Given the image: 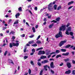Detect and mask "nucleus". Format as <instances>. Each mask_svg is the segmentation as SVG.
I'll list each match as a JSON object with an SVG mask.
<instances>
[{
	"instance_id": "1",
	"label": "nucleus",
	"mask_w": 75,
	"mask_h": 75,
	"mask_svg": "<svg viewBox=\"0 0 75 75\" xmlns=\"http://www.w3.org/2000/svg\"><path fill=\"white\" fill-rule=\"evenodd\" d=\"M59 31L58 34H57L55 35V37L56 38H58L59 37H62V33L61 31H65V26L62 25L60 27L59 29Z\"/></svg>"
},
{
	"instance_id": "2",
	"label": "nucleus",
	"mask_w": 75,
	"mask_h": 75,
	"mask_svg": "<svg viewBox=\"0 0 75 75\" xmlns=\"http://www.w3.org/2000/svg\"><path fill=\"white\" fill-rule=\"evenodd\" d=\"M55 3H56V2L54 1L53 3H51L48 5V7L47 8L49 11H51L52 10H53V8H52V5L55 4Z\"/></svg>"
},
{
	"instance_id": "3",
	"label": "nucleus",
	"mask_w": 75,
	"mask_h": 75,
	"mask_svg": "<svg viewBox=\"0 0 75 75\" xmlns=\"http://www.w3.org/2000/svg\"><path fill=\"white\" fill-rule=\"evenodd\" d=\"M19 45V43H15L14 42H12V43H10L9 44V47L11 48H12L13 46L14 47L16 46V47H18Z\"/></svg>"
},
{
	"instance_id": "4",
	"label": "nucleus",
	"mask_w": 75,
	"mask_h": 75,
	"mask_svg": "<svg viewBox=\"0 0 75 75\" xmlns=\"http://www.w3.org/2000/svg\"><path fill=\"white\" fill-rule=\"evenodd\" d=\"M66 42H67V41L66 40L61 41L59 44V46L60 47H62L63 45H64V43H65Z\"/></svg>"
},
{
	"instance_id": "5",
	"label": "nucleus",
	"mask_w": 75,
	"mask_h": 75,
	"mask_svg": "<svg viewBox=\"0 0 75 75\" xmlns=\"http://www.w3.org/2000/svg\"><path fill=\"white\" fill-rule=\"evenodd\" d=\"M45 51L44 50L43 51L40 50L39 51V52L38 53V55H41V54H45Z\"/></svg>"
},
{
	"instance_id": "6",
	"label": "nucleus",
	"mask_w": 75,
	"mask_h": 75,
	"mask_svg": "<svg viewBox=\"0 0 75 75\" xmlns=\"http://www.w3.org/2000/svg\"><path fill=\"white\" fill-rule=\"evenodd\" d=\"M67 65L68 68H71L72 66L70 63L67 62Z\"/></svg>"
},
{
	"instance_id": "7",
	"label": "nucleus",
	"mask_w": 75,
	"mask_h": 75,
	"mask_svg": "<svg viewBox=\"0 0 75 75\" xmlns=\"http://www.w3.org/2000/svg\"><path fill=\"white\" fill-rule=\"evenodd\" d=\"M50 66L51 68H54L55 66L54 65V62H52L50 64Z\"/></svg>"
},
{
	"instance_id": "8",
	"label": "nucleus",
	"mask_w": 75,
	"mask_h": 75,
	"mask_svg": "<svg viewBox=\"0 0 75 75\" xmlns=\"http://www.w3.org/2000/svg\"><path fill=\"white\" fill-rule=\"evenodd\" d=\"M71 70H69L68 71H66L65 72V74H71Z\"/></svg>"
},
{
	"instance_id": "9",
	"label": "nucleus",
	"mask_w": 75,
	"mask_h": 75,
	"mask_svg": "<svg viewBox=\"0 0 75 75\" xmlns=\"http://www.w3.org/2000/svg\"><path fill=\"white\" fill-rule=\"evenodd\" d=\"M69 52H67L65 53H63L62 54V55H63V56H68V55H69Z\"/></svg>"
},
{
	"instance_id": "10",
	"label": "nucleus",
	"mask_w": 75,
	"mask_h": 75,
	"mask_svg": "<svg viewBox=\"0 0 75 75\" xmlns=\"http://www.w3.org/2000/svg\"><path fill=\"white\" fill-rule=\"evenodd\" d=\"M48 61L47 60H45L44 61H42V64H45L46 63H48Z\"/></svg>"
},
{
	"instance_id": "11",
	"label": "nucleus",
	"mask_w": 75,
	"mask_h": 75,
	"mask_svg": "<svg viewBox=\"0 0 75 75\" xmlns=\"http://www.w3.org/2000/svg\"><path fill=\"white\" fill-rule=\"evenodd\" d=\"M60 51H61V52H64L67 51V50L65 49H60Z\"/></svg>"
},
{
	"instance_id": "12",
	"label": "nucleus",
	"mask_w": 75,
	"mask_h": 75,
	"mask_svg": "<svg viewBox=\"0 0 75 75\" xmlns=\"http://www.w3.org/2000/svg\"><path fill=\"white\" fill-rule=\"evenodd\" d=\"M67 30L68 31H71V26H69V27H68Z\"/></svg>"
},
{
	"instance_id": "13",
	"label": "nucleus",
	"mask_w": 75,
	"mask_h": 75,
	"mask_svg": "<svg viewBox=\"0 0 75 75\" xmlns=\"http://www.w3.org/2000/svg\"><path fill=\"white\" fill-rule=\"evenodd\" d=\"M54 23H52V24L49 25V28H52V27L54 26Z\"/></svg>"
},
{
	"instance_id": "14",
	"label": "nucleus",
	"mask_w": 75,
	"mask_h": 75,
	"mask_svg": "<svg viewBox=\"0 0 75 75\" xmlns=\"http://www.w3.org/2000/svg\"><path fill=\"white\" fill-rule=\"evenodd\" d=\"M74 3V1H71L69 2L68 4V5H71V4H73Z\"/></svg>"
},
{
	"instance_id": "15",
	"label": "nucleus",
	"mask_w": 75,
	"mask_h": 75,
	"mask_svg": "<svg viewBox=\"0 0 75 75\" xmlns=\"http://www.w3.org/2000/svg\"><path fill=\"white\" fill-rule=\"evenodd\" d=\"M47 67H48V65H47L44 66L43 67L45 69V71H46L47 70Z\"/></svg>"
},
{
	"instance_id": "16",
	"label": "nucleus",
	"mask_w": 75,
	"mask_h": 75,
	"mask_svg": "<svg viewBox=\"0 0 75 75\" xmlns=\"http://www.w3.org/2000/svg\"><path fill=\"white\" fill-rule=\"evenodd\" d=\"M20 13H17L16 15V18H18V17H17L18 16H20Z\"/></svg>"
},
{
	"instance_id": "17",
	"label": "nucleus",
	"mask_w": 75,
	"mask_h": 75,
	"mask_svg": "<svg viewBox=\"0 0 75 75\" xmlns=\"http://www.w3.org/2000/svg\"><path fill=\"white\" fill-rule=\"evenodd\" d=\"M59 57H61V55L60 54H58L56 56V58L57 59Z\"/></svg>"
},
{
	"instance_id": "18",
	"label": "nucleus",
	"mask_w": 75,
	"mask_h": 75,
	"mask_svg": "<svg viewBox=\"0 0 75 75\" xmlns=\"http://www.w3.org/2000/svg\"><path fill=\"white\" fill-rule=\"evenodd\" d=\"M70 46H71L70 45H67L65 47V48H69V47H70Z\"/></svg>"
},
{
	"instance_id": "19",
	"label": "nucleus",
	"mask_w": 75,
	"mask_h": 75,
	"mask_svg": "<svg viewBox=\"0 0 75 75\" xmlns=\"http://www.w3.org/2000/svg\"><path fill=\"white\" fill-rule=\"evenodd\" d=\"M47 58V57H46L45 56H43L40 57V59H44V58Z\"/></svg>"
},
{
	"instance_id": "20",
	"label": "nucleus",
	"mask_w": 75,
	"mask_h": 75,
	"mask_svg": "<svg viewBox=\"0 0 75 75\" xmlns=\"http://www.w3.org/2000/svg\"><path fill=\"white\" fill-rule=\"evenodd\" d=\"M29 44H33L34 43V41H30L28 42Z\"/></svg>"
},
{
	"instance_id": "21",
	"label": "nucleus",
	"mask_w": 75,
	"mask_h": 75,
	"mask_svg": "<svg viewBox=\"0 0 75 75\" xmlns=\"http://www.w3.org/2000/svg\"><path fill=\"white\" fill-rule=\"evenodd\" d=\"M56 21H59L60 20V18L59 17H58L56 18Z\"/></svg>"
},
{
	"instance_id": "22",
	"label": "nucleus",
	"mask_w": 75,
	"mask_h": 75,
	"mask_svg": "<svg viewBox=\"0 0 75 75\" xmlns=\"http://www.w3.org/2000/svg\"><path fill=\"white\" fill-rule=\"evenodd\" d=\"M8 60H9V62H11V64H14V63L13 62V60H12L11 59H9Z\"/></svg>"
},
{
	"instance_id": "23",
	"label": "nucleus",
	"mask_w": 75,
	"mask_h": 75,
	"mask_svg": "<svg viewBox=\"0 0 75 75\" xmlns=\"http://www.w3.org/2000/svg\"><path fill=\"white\" fill-rule=\"evenodd\" d=\"M18 10L19 11H22V7H20L18 8Z\"/></svg>"
},
{
	"instance_id": "24",
	"label": "nucleus",
	"mask_w": 75,
	"mask_h": 75,
	"mask_svg": "<svg viewBox=\"0 0 75 75\" xmlns=\"http://www.w3.org/2000/svg\"><path fill=\"white\" fill-rule=\"evenodd\" d=\"M57 5L56 4L54 5V10H56L57 9Z\"/></svg>"
},
{
	"instance_id": "25",
	"label": "nucleus",
	"mask_w": 75,
	"mask_h": 75,
	"mask_svg": "<svg viewBox=\"0 0 75 75\" xmlns=\"http://www.w3.org/2000/svg\"><path fill=\"white\" fill-rule=\"evenodd\" d=\"M32 30H33V33H35V29L34 27H33L32 28Z\"/></svg>"
},
{
	"instance_id": "26",
	"label": "nucleus",
	"mask_w": 75,
	"mask_h": 75,
	"mask_svg": "<svg viewBox=\"0 0 75 75\" xmlns=\"http://www.w3.org/2000/svg\"><path fill=\"white\" fill-rule=\"evenodd\" d=\"M14 32L13 31H12L10 32L9 34V35H11V34H12L13 35V34H14Z\"/></svg>"
},
{
	"instance_id": "27",
	"label": "nucleus",
	"mask_w": 75,
	"mask_h": 75,
	"mask_svg": "<svg viewBox=\"0 0 75 75\" xmlns=\"http://www.w3.org/2000/svg\"><path fill=\"white\" fill-rule=\"evenodd\" d=\"M36 43L39 44H41V42L40 40H38L36 42Z\"/></svg>"
},
{
	"instance_id": "28",
	"label": "nucleus",
	"mask_w": 75,
	"mask_h": 75,
	"mask_svg": "<svg viewBox=\"0 0 75 75\" xmlns=\"http://www.w3.org/2000/svg\"><path fill=\"white\" fill-rule=\"evenodd\" d=\"M42 72H43V70H41L40 73V75H42Z\"/></svg>"
},
{
	"instance_id": "29",
	"label": "nucleus",
	"mask_w": 75,
	"mask_h": 75,
	"mask_svg": "<svg viewBox=\"0 0 75 75\" xmlns=\"http://www.w3.org/2000/svg\"><path fill=\"white\" fill-rule=\"evenodd\" d=\"M18 21H17L15 22L14 23V24H18Z\"/></svg>"
},
{
	"instance_id": "30",
	"label": "nucleus",
	"mask_w": 75,
	"mask_h": 75,
	"mask_svg": "<svg viewBox=\"0 0 75 75\" xmlns=\"http://www.w3.org/2000/svg\"><path fill=\"white\" fill-rule=\"evenodd\" d=\"M53 22H54V23H57V21L55 20H53V21H52L51 23H52Z\"/></svg>"
},
{
	"instance_id": "31",
	"label": "nucleus",
	"mask_w": 75,
	"mask_h": 75,
	"mask_svg": "<svg viewBox=\"0 0 75 75\" xmlns=\"http://www.w3.org/2000/svg\"><path fill=\"white\" fill-rule=\"evenodd\" d=\"M64 61L66 62H67V61H69V58L67 59H64Z\"/></svg>"
},
{
	"instance_id": "32",
	"label": "nucleus",
	"mask_w": 75,
	"mask_h": 75,
	"mask_svg": "<svg viewBox=\"0 0 75 75\" xmlns=\"http://www.w3.org/2000/svg\"><path fill=\"white\" fill-rule=\"evenodd\" d=\"M60 8H61V6H60L58 7L57 9V10H60Z\"/></svg>"
},
{
	"instance_id": "33",
	"label": "nucleus",
	"mask_w": 75,
	"mask_h": 75,
	"mask_svg": "<svg viewBox=\"0 0 75 75\" xmlns=\"http://www.w3.org/2000/svg\"><path fill=\"white\" fill-rule=\"evenodd\" d=\"M56 53H59V52H60V51L58 50H56Z\"/></svg>"
},
{
	"instance_id": "34",
	"label": "nucleus",
	"mask_w": 75,
	"mask_h": 75,
	"mask_svg": "<svg viewBox=\"0 0 75 75\" xmlns=\"http://www.w3.org/2000/svg\"><path fill=\"white\" fill-rule=\"evenodd\" d=\"M69 34L71 36H73V34H74V33H73L72 32H71L69 33Z\"/></svg>"
},
{
	"instance_id": "35",
	"label": "nucleus",
	"mask_w": 75,
	"mask_h": 75,
	"mask_svg": "<svg viewBox=\"0 0 75 75\" xmlns=\"http://www.w3.org/2000/svg\"><path fill=\"white\" fill-rule=\"evenodd\" d=\"M28 72L29 74H30L31 73V69H29Z\"/></svg>"
},
{
	"instance_id": "36",
	"label": "nucleus",
	"mask_w": 75,
	"mask_h": 75,
	"mask_svg": "<svg viewBox=\"0 0 75 75\" xmlns=\"http://www.w3.org/2000/svg\"><path fill=\"white\" fill-rule=\"evenodd\" d=\"M72 75H75V70H73L72 71Z\"/></svg>"
},
{
	"instance_id": "37",
	"label": "nucleus",
	"mask_w": 75,
	"mask_h": 75,
	"mask_svg": "<svg viewBox=\"0 0 75 75\" xmlns=\"http://www.w3.org/2000/svg\"><path fill=\"white\" fill-rule=\"evenodd\" d=\"M8 51H6L5 52L4 54V55L5 56H6V55H7V52H8Z\"/></svg>"
},
{
	"instance_id": "38",
	"label": "nucleus",
	"mask_w": 75,
	"mask_h": 75,
	"mask_svg": "<svg viewBox=\"0 0 75 75\" xmlns=\"http://www.w3.org/2000/svg\"><path fill=\"white\" fill-rule=\"evenodd\" d=\"M30 64L32 65H34V62H33V61H31L30 62Z\"/></svg>"
},
{
	"instance_id": "39",
	"label": "nucleus",
	"mask_w": 75,
	"mask_h": 75,
	"mask_svg": "<svg viewBox=\"0 0 75 75\" xmlns=\"http://www.w3.org/2000/svg\"><path fill=\"white\" fill-rule=\"evenodd\" d=\"M33 47H37V45L36 44H35L32 45Z\"/></svg>"
},
{
	"instance_id": "40",
	"label": "nucleus",
	"mask_w": 75,
	"mask_h": 75,
	"mask_svg": "<svg viewBox=\"0 0 75 75\" xmlns=\"http://www.w3.org/2000/svg\"><path fill=\"white\" fill-rule=\"evenodd\" d=\"M37 64L39 66H41V64L40 62H38Z\"/></svg>"
},
{
	"instance_id": "41",
	"label": "nucleus",
	"mask_w": 75,
	"mask_h": 75,
	"mask_svg": "<svg viewBox=\"0 0 75 75\" xmlns=\"http://www.w3.org/2000/svg\"><path fill=\"white\" fill-rule=\"evenodd\" d=\"M28 56H25L24 57V58L25 59H27V58H28Z\"/></svg>"
},
{
	"instance_id": "42",
	"label": "nucleus",
	"mask_w": 75,
	"mask_h": 75,
	"mask_svg": "<svg viewBox=\"0 0 75 75\" xmlns=\"http://www.w3.org/2000/svg\"><path fill=\"white\" fill-rule=\"evenodd\" d=\"M27 50V47H25L24 50V52H26V51Z\"/></svg>"
},
{
	"instance_id": "43",
	"label": "nucleus",
	"mask_w": 75,
	"mask_h": 75,
	"mask_svg": "<svg viewBox=\"0 0 75 75\" xmlns=\"http://www.w3.org/2000/svg\"><path fill=\"white\" fill-rule=\"evenodd\" d=\"M69 31H68V30H67L66 32V34H67V35H69V32H68Z\"/></svg>"
},
{
	"instance_id": "44",
	"label": "nucleus",
	"mask_w": 75,
	"mask_h": 75,
	"mask_svg": "<svg viewBox=\"0 0 75 75\" xmlns=\"http://www.w3.org/2000/svg\"><path fill=\"white\" fill-rule=\"evenodd\" d=\"M41 37V35H39L36 39V40H38V39Z\"/></svg>"
},
{
	"instance_id": "45",
	"label": "nucleus",
	"mask_w": 75,
	"mask_h": 75,
	"mask_svg": "<svg viewBox=\"0 0 75 75\" xmlns=\"http://www.w3.org/2000/svg\"><path fill=\"white\" fill-rule=\"evenodd\" d=\"M32 52H35V49H33L32 50Z\"/></svg>"
},
{
	"instance_id": "46",
	"label": "nucleus",
	"mask_w": 75,
	"mask_h": 75,
	"mask_svg": "<svg viewBox=\"0 0 75 75\" xmlns=\"http://www.w3.org/2000/svg\"><path fill=\"white\" fill-rule=\"evenodd\" d=\"M69 25H70V24L69 23H68L66 25V27H68Z\"/></svg>"
},
{
	"instance_id": "47",
	"label": "nucleus",
	"mask_w": 75,
	"mask_h": 75,
	"mask_svg": "<svg viewBox=\"0 0 75 75\" xmlns=\"http://www.w3.org/2000/svg\"><path fill=\"white\" fill-rule=\"evenodd\" d=\"M51 72L53 74H54V71L53 70H52L51 69Z\"/></svg>"
},
{
	"instance_id": "48",
	"label": "nucleus",
	"mask_w": 75,
	"mask_h": 75,
	"mask_svg": "<svg viewBox=\"0 0 75 75\" xmlns=\"http://www.w3.org/2000/svg\"><path fill=\"white\" fill-rule=\"evenodd\" d=\"M72 63L73 64H75V61L72 60Z\"/></svg>"
},
{
	"instance_id": "49",
	"label": "nucleus",
	"mask_w": 75,
	"mask_h": 75,
	"mask_svg": "<svg viewBox=\"0 0 75 75\" xmlns=\"http://www.w3.org/2000/svg\"><path fill=\"white\" fill-rule=\"evenodd\" d=\"M34 35H31V36H29V37L30 38H33V37H34Z\"/></svg>"
},
{
	"instance_id": "50",
	"label": "nucleus",
	"mask_w": 75,
	"mask_h": 75,
	"mask_svg": "<svg viewBox=\"0 0 75 75\" xmlns=\"http://www.w3.org/2000/svg\"><path fill=\"white\" fill-rule=\"evenodd\" d=\"M7 28V27H4L3 28V30H4Z\"/></svg>"
},
{
	"instance_id": "51",
	"label": "nucleus",
	"mask_w": 75,
	"mask_h": 75,
	"mask_svg": "<svg viewBox=\"0 0 75 75\" xmlns=\"http://www.w3.org/2000/svg\"><path fill=\"white\" fill-rule=\"evenodd\" d=\"M55 60L54 59H53V58H51L50 59V61H54Z\"/></svg>"
},
{
	"instance_id": "52",
	"label": "nucleus",
	"mask_w": 75,
	"mask_h": 75,
	"mask_svg": "<svg viewBox=\"0 0 75 75\" xmlns=\"http://www.w3.org/2000/svg\"><path fill=\"white\" fill-rule=\"evenodd\" d=\"M21 37H25V34H23L21 36Z\"/></svg>"
},
{
	"instance_id": "53",
	"label": "nucleus",
	"mask_w": 75,
	"mask_h": 75,
	"mask_svg": "<svg viewBox=\"0 0 75 75\" xmlns=\"http://www.w3.org/2000/svg\"><path fill=\"white\" fill-rule=\"evenodd\" d=\"M64 65V63H62L61 64H60L59 65L60 66H62V65Z\"/></svg>"
},
{
	"instance_id": "54",
	"label": "nucleus",
	"mask_w": 75,
	"mask_h": 75,
	"mask_svg": "<svg viewBox=\"0 0 75 75\" xmlns=\"http://www.w3.org/2000/svg\"><path fill=\"white\" fill-rule=\"evenodd\" d=\"M26 46H27V47H30V45L29 44L27 43L26 44Z\"/></svg>"
},
{
	"instance_id": "55",
	"label": "nucleus",
	"mask_w": 75,
	"mask_h": 75,
	"mask_svg": "<svg viewBox=\"0 0 75 75\" xmlns=\"http://www.w3.org/2000/svg\"><path fill=\"white\" fill-rule=\"evenodd\" d=\"M34 9L35 10V11H37V7H35Z\"/></svg>"
},
{
	"instance_id": "56",
	"label": "nucleus",
	"mask_w": 75,
	"mask_h": 75,
	"mask_svg": "<svg viewBox=\"0 0 75 75\" xmlns=\"http://www.w3.org/2000/svg\"><path fill=\"white\" fill-rule=\"evenodd\" d=\"M16 38H15V37L14 36H13L12 38V40H14Z\"/></svg>"
},
{
	"instance_id": "57",
	"label": "nucleus",
	"mask_w": 75,
	"mask_h": 75,
	"mask_svg": "<svg viewBox=\"0 0 75 75\" xmlns=\"http://www.w3.org/2000/svg\"><path fill=\"white\" fill-rule=\"evenodd\" d=\"M56 54L55 52H52V53H50V55H52V54Z\"/></svg>"
},
{
	"instance_id": "58",
	"label": "nucleus",
	"mask_w": 75,
	"mask_h": 75,
	"mask_svg": "<svg viewBox=\"0 0 75 75\" xmlns=\"http://www.w3.org/2000/svg\"><path fill=\"white\" fill-rule=\"evenodd\" d=\"M29 12L30 13V14H31L32 15H33V13H32V12H31V11L29 10Z\"/></svg>"
},
{
	"instance_id": "59",
	"label": "nucleus",
	"mask_w": 75,
	"mask_h": 75,
	"mask_svg": "<svg viewBox=\"0 0 75 75\" xmlns=\"http://www.w3.org/2000/svg\"><path fill=\"white\" fill-rule=\"evenodd\" d=\"M73 7V6H71L70 7H69L68 8V10H69V9H71V8Z\"/></svg>"
},
{
	"instance_id": "60",
	"label": "nucleus",
	"mask_w": 75,
	"mask_h": 75,
	"mask_svg": "<svg viewBox=\"0 0 75 75\" xmlns=\"http://www.w3.org/2000/svg\"><path fill=\"white\" fill-rule=\"evenodd\" d=\"M48 18H51V15H50V16H48Z\"/></svg>"
},
{
	"instance_id": "61",
	"label": "nucleus",
	"mask_w": 75,
	"mask_h": 75,
	"mask_svg": "<svg viewBox=\"0 0 75 75\" xmlns=\"http://www.w3.org/2000/svg\"><path fill=\"white\" fill-rule=\"evenodd\" d=\"M71 53L72 54V55H74V54H75V52L74 51L71 52Z\"/></svg>"
},
{
	"instance_id": "62",
	"label": "nucleus",
	"mask_w": 75,
	"mask_h": 75,
	"mask_svg": "<svg viewBox=\"0 0 75 75\" xmlns=\"http://www.w3.org/2000/svg\"><path fill=\"white\" fill-rule=\"evenodd\" d=\"M44 21H47V18H44Z\"/></svg>"
},
{
	"instance_id": "63",
	"label": "nucleus",
	"mask_w": 75,
	"mask_h": 75,
	"mask_svg": "<svg viewBox=\"0 0 75 75\" xmlns=\"http://www.w3.org/2000/svg\"><path fill=\"white\" fill-rule=\"evenodd\" d=\"M38 25H37L35 26V28H38Z\"/></svg>"
},
{
	"instance_id": "64",
	"label": "nucleus",
	"mask_w": 75,
	"mask_h": 75,
	"mask_svg": "<svg viewBox=\"0 0 75 75\" xmlns=\"http://www.w3.org/2000/svg\"><path fill=\"white\" fill-rule=\"evenodd\" d=\"M33 54H34V52H32L30 54V55H33Z\"/></svg>"
}]
</instances>
